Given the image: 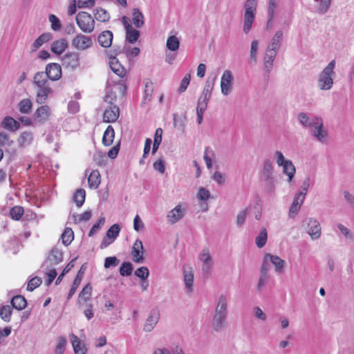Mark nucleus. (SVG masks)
Returning <instances> with one entry per match:
<instances>
[{"mask_svg": "<svg viewBox=\"0 0 354 354\" xmlns=\"http://www.w3.org/2000/svg\"><path fill=\"white\" fill-rule=\"evenodd\" d=\"M228 314V298L225 295H221L217 300L212 321V328L215 331H221L226 326Z\"/></svg>", "mask_w": 354, "mask_h": 354, "instance_id": "nucleus-1", "label": "nucleus"}, {"mask_svg": "<svg viewBox=\"0 0 354 354\" xmlns=\"http://www.w3.org/2000/svg\"><path fill=\"white\" fill-rule=\"evenodd\" d=\"M74 239V233L71 228L66 227L62 234V241L64 245H69Z\"/></svg>", "mask_w": 354, "mask_h": 354, "instance_id": "nucleus-43", "label": "nucleus"}, {"mask_svg": "<svg viewBox=\"0 0 354 354\" xmlns=\"http://www.w3.org/2000/svg\"><path fill=\"white\" fill-rule=\"evenodd\" d=\"M133 271V266L130 262H124L120 268V274L122 277L130 276Z\"/></svg>", "mask_w": 354, "mask_h": 354, "instance_id": "nucleus-54", "label": "nucleus"}, {"mask_svg": "<svg viewBox=\"0 0 354 354\" xmlns=\"http://www.w3.org/2000/svg\"><path fill=\"white\" fill-rule=\"evenodd\" d=\"M283 32L282 30H277L272 37L267 47L279 50L282 44Z\"/></svg>", "mask_w": 354, "mask_h": 354, "instance_id": "nucleus-24", "label": "nucleus"}, {"mask_svg": "<svg viewBox=\"0 0 354 354\" xmlns=\"http://www.w3.org/2000/svg\"><path fill=\"white\" fill-rule=\"evenodd\" d=\"M186 212L182 205L179 204L171 209L167 214V221L171 224L174 225L183 218Z\"/></svg>", "mask_w": 354, "mask_h": 354, "instance_id": "nucleus-9", "label": "nucleus"}, {"mask_svg": "<svg viewBox=\"0 0 354 354\" xmlns=\"http://www.w3.org/2000/svg\"><path fill=\"white\" fill-rule=\"evenodd\" d=\"M234 77L232 73L229 70H225L221 78V93L227 96L232 91Z\"/></svg>", "mask_w": 354, "mask_h": 354, "instance_id": "nucleus-8", "label": "nucleus"}, {"mask_svg": "<svg viewBox=\"0 0 354 354\" xmlns=\"http://www.w3.org/2000/svg\"><path fill=\"white\" fill-rule=\"evenodd\" d=\"M132 21L135 26L138 28L142 27L144 24V16L138 8H134L132 12Z\"/></svg>", "mask_w": 354, "mask_h": 354, "instance_id": "nucleus-39", "label": "nucleus"}, {"mask_svg": "<svg viewBox=\"0 0 354 354\" xmlns=\"http://www.w3.org/2000/svg\"><path fill=\"white\" fill-rule=\"evenodd\" d=\"M160 319V312L157 308H153L150 313L149 316L147 317L146 322L144 324V330L146 332L151 331L155 326L158 322Z\"/></svg>", "mask_w": 354, "mask_h": 354, "instance_id": "nucleus-10", "label": "nucleus"}, {"mask_svg": "<svg viewBox=\"0 0 354 354\" xmlns=\"http://www.w3.org/2000/svg\"><path fill=\"white\" fill-rule=\"evenodd\" d=\"M72 46L79 50H84L93 46V41L88 36L78 34L71 41Z\"/></svg>", "mask_w": 354, "mask_h": 354, "instance_id": "nucleus-7", "label": "nucleus"}, {"mask_svg": "<svg viewBox=\"0 0 354 354\" xmlns=\"http://www.w3.org/2000/svg\"><path fill=\"white\" fill-rule=\"evenodd\" d=\"M84 274V271L82 270V268H81L79 272H77V274L73 281V283L72 285V287L69 291L67 299H70L75 293L78 286H80L81 281L82 279Z\"/></svg>", "mask_w": 354, "mask_h": 354, "instance_id": "nucleus-37", "label": "nucleus"}, {"mask_svg": "<svg viewBox=\"0 0 354 354\" xmlns=\"http://www.w3.org/2000/svg\"><path fill=\"white\" fill-rule=\"evenodd\" d=\"M183 280L187 293L193 292L194 270L189 265H185L183 268Z\"/></svg>", "mask_w": 354, "mask_h": 354, "instance_id": "nucleus-12", "label": "nucleus"}, {"mask_svg": "<svg viewBox=\"0 0 354 354\" xmlns=\"http://www.w3.org/2000/svg\"><path fill=\"white\" fill-rule=\"evenodd\" d=\"M49 21L51 24V28L53 30H59L61 28L60 21L55 15H50L49 16Z\"/></svg>", "mask_w": 354, "mask_h": 354, "instance_id": "nucleus-64", "label": "nucleus"}, {"mask_svg": "<svg viewBox=\"0 0 354 354\" xmlns=\"http://www.w3.org/2000/svg\"><path fill=\"white\" fill-rule=\"evenodd\" d=\"M283 168V172L288 176V182L290 183L295 174L296 169L291 160H288L281 166Z\"/></svg>", "mask_w": 354, "mask_h": 354, "instance_id": "nucleus-31", "label": "nucleus"}, {"mask_svg": "<svg viewBox=\"0 0 354 354\" xmlns=\"http://www.w3.org/2000/svg\"><path fill=\"white\" fill-rule=\"evenodd\" d=\"M32 107V102L29 99H24L18 104V108L21 113H28Z\"/></svg>", "mask_w": 354, "mask_h": 354, "instance_id": "nucleus-52", "label": "nucleus"}, {"mask_svg": "<svg viewBox=\"0 0 354 354\" xmlns=\"http://www.w3.org/2000/svg\"><path fill=\"white\" fill-rule=\"evenodd\" d=\"M1 127L10 131H15L19 128L20 124L14 118L7 116L3 120Z\"/></svg>", "mask_w": 354, "mask_h": 354, "instance_id": "nucleus-28", "label": "nucleus"}, {"mask_svg": "<svg viewBox=\"0 0 354 354\" xmlns=\"http://www.w3.org/2000/svg\"><path fill=\"white\" fill-rule=\"evenodd\" d=\"M12 306L17 310H23L26 308L27 302L21 295L15 296L11 300Z\"/></svg>", "mask_w": 354, "mask_h": 354, "instance_id": "nucleus-38", "label": "nucleus"}, {"mask_svg": "<svg viewBox=\"0 0 354 354\" xmlns=\"http://www.w3.org/2000/svg\"><path fill=\"white\" fill-rule=\"evenodd\" d=\"M214 155L213 150L207 147L205 149L203 158L206 163V166L208 169H210L212 166V162L211 156Z\"/></svg>", "mask_w": 354, "mask_h": 354, "instance_id": "nucleus-58", "label": "nucleus"}, {"mask_svg": "<svg viewBox=\"0 0 354 354\" xmlns=\"http://www.w3.org/2000/svg\"><path fill=\"white\" fill-rule=\"evenodd\" d=\"M216 78H213L212 80H207L205 85L203 88V92L201 93V96H204L206 97L211 98L212 92L214 86Z\"/></svg>", "mask_w": 354, "mask_h": 354, "instance_id": "nucleus-45", "label": "nucleus"}, {"mask_svg": "<svg viewBox=\"0 0 354 354\" xmlns=\"http://www.w3.org/2000/svg\"><path fill=\"white\" fill-rule=\"evenodd\" d=\"M52 35L49 32L41 34L38 38L35 39L31 46V50L36 51L40 48L44 43L51 39Z\"/></svg>", "mask_w": 354, "mask_h": 354, "instance_id": "nucleus-29", "label": "nucleus"}, {"mask_svg": "<svg viewBox=\"0 0 354 354\" xmlns=\"http://www.w3.org/2000/svg\"><path fill=\"white\" fill-rule=\"evenodd\" d=\"M120 109L117 106L106 109L103 115V120L105 122H115L119 118Z\"/></svg>", "mask_w": 354, "mask_h": 354, "instance_id": "nucleus-19", "label": "nucleus"}, {"mask_svg": "<svg viewBox=\"0 0 354 354\" xmlns=\"http://www.w3.org/2000/svg\"><path fill=\"white\" fill-rule=\"evenodd\" d=\"M126 39L131 44H134L140 36V32L133 28L131 30H126Z\"/></svg>", "mask_w": 354, "mask_h": 354, "instance_id": "nucleus-50", "label": "nucleus"}, {"mask_svg": "<svg viewBox=\"0 0 354 354\" xmlns=\"http://www.w3.org/2000/svg\"><path fill=\"white\" fill-rule=\"evenodd\" d=\"M13 140L10 139V137L7 133L4 132L0 133V147H10L13 144Z\"/></svg>", "mask_w": 354, "mask_h": 354, "instance_id": "nucleus-61", "label": "nucleus"}, {"mask_svg": "<svg viewBox=\"0 0 354 354\" xmlns=\"http://www.w3.org/2000/svg\"><path fill=\"white\" fill-rule=\"evenodd\" d=\"M76 23L80 29L85 33H91L95 29V20L86 12H80L77 15Z\"/></svg>", "mask_w": 354, "mask_h": 354, "instance_id": "nucleus-5", "label": "nucleus"}, {"mask_svg": "<svg viewBox=\"0 0 354 354\" xmlns=\"http://www.w3.org/2000/svg\"><path fill=\"white\" fill-rule=\"evenodd\" d=\"M91 217V211L86 210L84 213L80 214L73 215V221L75 223H78L82 221H87Z\"/></svg>", "mask_w": 354, "mask_h": 354, "instance_id": "nucleus-53", "label": "nucleus"}, {"mask_svg": "<svg viewBox=\"0 0 354 354\" xmlns=\"http://www.w3.org/2000/svg\"><path fill=\"white\" fill-rule=\"evenodd\" d=\"M199 259L203 263L202 270L204 274H209L211 271L213 262L208 248H203L199 255Z\"/></svg>", "mask_w": 354, "mask_h": 354, "instance_id": "nucleus-13", "label": "nucleus"}, {"mask_svg": "<svg viewBox=\"0 0 354 354\" xmlns=\"http://www.w3.org/2000/svg\"><path fill=\"white\" fill-rule=\"evenodd\" d=\"M258 0H246L244 4L243 31L248 34L255 20Z\"/></svg>", "mask_w": 354, "mask_h": 354, "instance_id": "nucleus-3", "label": "nucleus"}, {"mask_svg": "<svg viewBox=\"0 0 354 354\" xmlns=\"http://www.w3.org/2000/svg\"><path fill=\"white\" fill-rule=\"evenodd\" d=\"M98 42L102 47H110L113 41V33L110 30H105L101 32L97 38Z\"/></svg>", "mask_w": 354, "mask_h": 354, "instance_id": "nucleus-23", "label": "nucleus"}, {"mask_svg": "<svg viewBox=\"0 0 354 354\" xmlns=\"http://www.w3.org/2000/svg\"><path fill=\"white\" fill-rule=\"evenodd\" d=\"M92 287L89 283L86 284L78 295L77 304L80 308H83L91 299Z\"/></svg>", "mask_w": 354, "mask_h": 354, "instance_id": "nucleus-18", "label": "nucleus"}, {"mask_svg": "<svg viewBox=\"0 0 354 354\" xmlns=\"http://www.w3.org/2000/svg\"><path fill=\"white\" fill-rule=\"evenodd\" d=\"M12 312V308L10 306H3L0 309V317L3 321L9 322Z\"/></svg>", "mask_w": 354, "mask_h": 354, "instance_id": "nucleus-51", "label": "nucleus"}, {"mask_svg": "<svg viewBox=\"0 0 354 354\" xmlns=\"http://www.w3.org/2000/svg\"><path fill=\"white\" fill-rule=\"evenodd\" d=\"M266 261H268L271 262L275 268V271L277 272H281L285 266V261L281 259L280 257L276 255H272L270 254H266Z\"/></svg>", "mask_w": 354, "mask_h": 354, "instance_id": "nucleus-22", "label": "nucleus"}, {"mask_svg": "<svg viewBox=\"0 0 354 354\" xmlns=\"http://www.w3.org/2000/svg\"><path fill=\"white\" fill-rule=\"evenodd\" d=\"M301 227L310 236L312 240H317L322 234V227L317 219L306 217L301 221Z\"/></svg>", "mask_w": 354, "mask_h": 354, "instance_id": "nucleus-4", "label": "nucleus"}, {"mask_svg": "<svg viewBox=\"0 0 354 354\" xmlns=\"http://www.w3.org/2000/svg\"><path fill=\"white\" fill-rule=\"evenodd\" d=\"M62 66L70 70H75L80 65V56L77 53L68 52L62 58Z\"/></svg>", "mask_w": 354, "mask_h": 354, "instance_id": "nucleus-6", "label": "nucleus"}, {"mask_svg": "<svg viewBox=\"0 0 354 354\" xmlns=\"http://www.w3.org/2000/svg\"><path fill=\"white\" fill-rule=\"evenodd\" d=\"M135 275L142 280H146L149 276V270L148 268L145 266L138 268L135 272Z\"/></svg>", "mask_w": 354, "mask_h": 354, "instance_id": "nucleus-59", "label": "nucleus"}, {"mask_svg": "<svg viewBox=\"0 0 354 354\" xmlns=\"http://www.w3.org/2000/svg\"><path fill=\"white\" fill-rule=\"evenodd\" d=\"M274 167L272 162L269 160H266L263 164L262 176L266 180L272 181Z\"/></svg>", "mask_w": 354, "mask_h": 354, "instance_id": "nucleus-25", "label": "nucleus"}, {"mask_svg": "<svg viewBox=\"0 0 354 354\" xmlns=\"http://www.w3.org/2000/svg\"><path fill=\"white\" fill-rule=\"evenodd\" d=\"M120 232V227L118 224L113 225L106 232V236L109 239L114 241Z\"/></svg>", "mask_w": 354, "mask_h": 354, "instance_id": "nucleus-55", "label": "nucleus"}, {"mask_svg": "<svg viewBox=\"0 0 354 354\" xmlns=\"http://www.w3.org/2000/svg\"><path fill=\"white\" fill-rule=\"evenodd\" d=\"M210 98L204 96H200L197 102L196 112L204 113L207 108Z\"/></svg>", "mask_w": 354, "mask_h": 354, "instance_id": "nucleus-47", "label": "nucleus"}, {"mask_svg": "<svg viewBox=\"0 0 354 354\" xmlns=\"http://www.w3.org/2000/svg\"><path fill=\"white\" fill-rule=\"evenodd\" d=\"M132 259L135 263H142L143 258V245L140 240L137 239L133 243L131 251Z\"/></svg>", "mask_w": 354, "mask_h": 354, "instance_id": "nucleus-17", "label": "nucleus"}, {"mask_svg": "<svg viewBox=\"0 0 354 354\" xmlns=\"http://www.w3.org/2000/svg\"><path fill=\"white\" fill-rule=\"evenodd\" d=\"M115 131L112 126L109 125L104 132L102 143L105 146H110L113 141Z\"/></svg>", "mask_w": 354, "mask_h": 354, "instance_id": "nucleus-35", "label": "nucleus"}, {"mask_svg": "<svg viewBox=\"0 0 354 354\" xmlns=\"http://www.w3.org/2000/svg\"><path fill=\"white\" fill-rule=\"evenodd\" d=\"M166 46L171 51H176L180 47L179 39L175 35L169 36L167 39Z\"/></svg>", "mask_w": 354, "mask_h": 354, "instance_id": "nucleus-41", "label": "nucleus"}, {"mask_svg": "<svg viewBox=\"0 0 354 354\" xmlns=\"http://www.w3.org/2000/svg\"><path fill=\"white\" fill-rule=\"evenodd\" d=\"M86 192L84 189H80L74 194L73 199L78 207L82 206L84 203Z\"/></svg>", "mask_w": 354, "mask_h": 354, "instance_id": "nucleus-46", "label": "nucleus"}, {"mask_svg": "<svg viewBox=\"0 0 354 354\" xmlns=\"http://www.w3.org/2000/svg\"><path fill=\"white\" fill-rule=\"evenodd\" d=\"M50 115V109L48 105L41 106L37 108L34 113V120L35 122L44 124L48 120Z\"/></svg>", "mask_w": 354, "mask_h": 354, "instance_id": "nucleus-15", "label": "nucleus"}, {"mask_svg": "<svg viewBox=\"0 0 354 354\" xmlns=\"http://www.w3.org/2000/svg\"><path fill=\"white\" fill-rule=\"evenodd\" d=\"M63 260V254L61 250L57 248H53L48 257V261L53 264H59Z\"/></svg>", "mask_w": 354, "mask_h": 354, "instance_id": "nucleus-33", "label": "nucleus"}, {"mask_svg": "<svg viewBox=\"0 0 354 354\" xmlns=\"http://www.w3.org/2000/svg\"><path fill=\"white\" fill-rule=\"evenodd\" d=\"M46 74L53 81L59 80L62 77L61 66L56 63H50L46 66Z\"/></svg>", "mask_w": 354, "mask_h": 354, "instance_id": "nucleus-14", "label": "nucleus"}, {"mask_svg": "<svg viewBox=\"0 0 354 354\" xmlns=\"http://www.w3.org/2000/svg\"><path fill=\"white\" fill-rule=\"evenodd\" d=\"M48 77L45 72H37L33 77V83L37 87L48 85Z\"/></svg>", "mask_w": 354, "mask_h": 354, "instance_id": "nucleus-34", "label": "nucleus"}, {"mask_svg": "<svg viewBox=\"0 0 354 354\" xmlns=\"http://www.w3.org/2000/svg\"><path fill=\"white\" fill-rule=\"evenodd\" d=\"M52 93V89L49 85L37 87V102L43 104L46 102L49 94Z\"/></svg>", "mask_w": 354, "mask_h": 354, "instance_id": "nucleus-21", "label": "nucleus"}, {"mask_svg": "<svg viewBox=\"0 0 354 354\" xmlns=\"http://www.w3.org/2000/svg\"><path fill=\"white\" fill-rule=\"evenodd\" d=\"M33 138V133L31 131H24L20 134L18 139L19 145L22 147H27L32 143Z\"/></svg>", "mask_w": 354, "mask_h": 354, "instance_id": "nucleus-32", "label": "nucleus"}, {"mask_svg": "<svg viewBox=\"0 0 354 354\" xmlns=\"http://www.w3.org/2000/svg\"><path fill=\"white\" fill-rule=\"evenodd\" d=\"M41 279L39 277H35L31 279L27 286V290L28 291H33L36 288L39 287L41 283Z\"/></svg>", "mask_w": 354, "mask_h": 354, "instance_id": "nucleus-60", "label": "nucleus"}, {"mask_svg": "<svg viewBox=\"0 0 354 354\" xmlns=\"http://www.w3.org/2000/svg\"><path fill=\"white\" fill-rule=\"evenodd\" d=\"M70 337L75 354H86V346L80 342L79 338L74 334H71Z\"/></svg>", "mask_w": 354, "mask_h": 354, "instance_id": "nucleus-27", "label": "nucleus"}, {"mask_svg": "<svg viewBox=\"0 0 354 354\" xmlns=\"http://www.w3.org/2000/svg\"><path fill=\"white\" fill-rule=\"evenodd\" d=\"M68 47V42L65 39H60L53 41L50 50L57 55L62 54Z\"/></svg>", "mask_w": 354, "mask_h": 354, "instance_id": "nucleus-26", "label": "nucleus"}, {"mask_svg": "<svg viewBox=\"0 0 354 354\" xmlns=\"http://www.w3.org/2000/svg\"><path fill=\"white\" fill-rule=\"evenodd\" d=\"M66 344V338L64 336L59 337L57 339V344L55 348V354H64Z\"/></svg>", "mask_w": 354, "mask_h": 354, "instance_id": "nucleus-44", "label": "nucleus"}, {"mask_svg": "<svg viewBox=\"0 0 354 354\" xmlns=\"http://www.w3.org/2000/svg\"><path fill=\"white\" fill-rule=\"evenodd\" d=\"M88 186L91 189H97L100 184V174L97 170H93L88 178Z\"/></svg>", "mask_w": 354, "mask_h": 354, "instance_id": "nucleus-30", "label": "nucleus"}, {"mask_svg": "<svg viewBox=\"0 0 354 354\" xmlns=\"http://www.w3.org/2000/svg\"><path fill=\"white\" fill-rule=\"evenodd\" d=\"M297 118H298L299 123L302 126L309 129L310 131L313 127H315V125L319 124L318 122L322 119L320 117H317V116H308L305 113H299Z\"/></svg>", "mask_w": 354, "mask_h": 354, "instance_id": "nucleus-11", "label": "nucleus"}, {"mask_svg": "<svg viewBox=\"0 0 354 354\" xmlns=\"http://www.w3.org/2000/svg\"><path fill=\"white\" fill-rule=\"evenodd\" d=\"M95 18L100 21L106 22L110 19L109 13L102 8H96L93 10Z\"/></svg>", "mask_w": 354, "mask_h": 354, "instance_id": "nucleus-36", "label": "nucleus"}, {"mask_svg": "<svg viewBox=\"0 0 354 354\" xmlns=\"http://www.w3.org/2000/svg\"><path fill=\"white\" fill-rule=\"evenodd\" d=\"M278 8V0H269L268 6V15L274 18Z\"/></svg>", "mask_w": 354, "mask_h": 354, "instance_id": "nucleus-57", "label": "nucleus"}, {"mask_svg": "<svg viewBox=\"0 0 354 354\" xmlns=\"http://www.w3.org/2000/svg\"><path fill=\"white\" fill-rule=\"evenodd\" d=\"M335 61H330L328 65L322 71L318 77L317 84L319 89L323 91L330 90L333 85V77L335 73Z\"/></svg>", "mask_w": 354, "mask_h": 354, "instance_id": "nucleus-2", "label": "nucleus"}, {"mask_svg": "<svg viewBox=\"0 0 354 354\" xmlns=\"http://www.w3.org/2000/svg\"><path fill=\"white\" fill-rule=\"evenodd\" d=\"M259 41L257 40H253L251 42V47L250 50V59L254 64L257 61V53L259 49Z\"/></svg>", "mask_w": 354, "mask_h": 354, "instance_id": "nucleus-48", "label": "nucleus"}, {"mask_svg": "<svg viewBox=\"0 0 354 354\" xmlns=\"http://www.w3.org/2000/svg\"><path fill=\"white\" fill-rule=\"evenodd\" d=\"M267 239V230L265 227H262L259 234H258L255 239L257 246L259 248H263L266 244Z\"/></svg>", "mask_w": 354, "mask_h": 354, "instance_id": "nucleus-42", "label": "nucleus"}, {"mask_svg": "<svg viewBox=\"0 0 354 354\" xmlns=\"http://www.w3.org/2000/svg\"><path fill=\"white\" fill-rule=\"evenodd\" d=\"M23 214L24 209L20 206H15L10 211V217L16 221L19 220Z\"/></svg>", "mask_w": 354, "mask_h": 354, "instance_id": "nucleus-56", "label": "nucleus"}, {"mask_svg": "<svg viewBox=\"0 0 354 354\" xmlns=\"http://www.w3.org/2000/svg\"><path fill=\"white\" fill-rule=\"evenodd\" d=\"M310 130L311 135L321 142H325L328 137L327 131L324 128L322 119Z\"/></svg>", "mask_w": 354, "mask_h": 354, "instance_id": "nucleus-16", "label": "nucleus"}, {"mask_svg": "<svg viewBox=\"0 0 354 354\" xmlns=\"http://www.w3.org/2000/svg\"><path fill=\"white\" fill-rule=\"evenodd\" d=\"M105 223V218L101 217L96 223H95L92 228L91 229L90 232H88V236H93L104 224Z\"/></svg>", "mask_w": 354, "mask_h": 354, "instance_id": "nucleus-62", "label": "nucleus"}, {"mask_svg": "<svg viewBox=\"0 0 354 354\" xmlns=\"http://www.w3.org/2000/svg\"><path fill=\"white\" fill-rule=\"evenodd\" d=\"M274 61V59H273L271 57H268V55L264 54L263 56V70L265 73L267 74V76H269V74L270 73L272 67H273V62Z\"/></svg>", "mask_w": 354, "mask_h": 354, "instance_id": "nucleus-49", "label": "nucleus"}, {"mask_svg": "<svg viewBox=\"0 0 354 354\" xmlns=\"http://www.w3.org/2000/svg\"><path fill=\"white\" fill-rule=\"evenodd\" d=\"M109 66L112 71L120 77L123 78L127 73L124 67L119 62L118 59L112 57L109 59Z\"/></svg>", "mask_w": 354, "mask_h": 354, "instance_id": "nucleus-20", "label": "nucleus"}, {"mask_svg": "<svg viewBox=\"0 0 354 354\" xmlns=\"http://www.w3.org/2000/svg\"><path fill=\"white\" fill-rule=\"evenodd\" d=\"M274 158L275 159L276 162L279 167H281V165L285 164V162L289 160L284 157V156L280 151H276L274 153Z\"/></svg>", "mask_w": 354, "mask_h": 354, "instance_id": "nucleus-63", "label": "nucleus"}, {"mask_svg": "<svg viewBox=\"0 0 354 354\" xmlns=\"http://www.w3.org/2000/svg\"><path fill=\"white\" fill-rule=\"evenodd\" d=\"M145 92L143 96V102L147 103L151 101V96L153 92V84L150 80H147L145 83Z\"/></svg>", "mask_w": 354, "mask_h": 354, "instance_id": "nucleus-40", "label": "nucleus"}]
</instances>
